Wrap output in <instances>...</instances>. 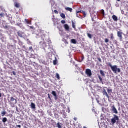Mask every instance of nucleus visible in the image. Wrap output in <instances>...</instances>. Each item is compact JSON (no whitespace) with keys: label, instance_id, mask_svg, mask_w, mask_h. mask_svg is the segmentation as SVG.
<instances>
[{"label":"nucleus","instance_id":"obj_1","mask_svg":"<svg viewBox=\"0 0 128 128\" xmlns=\"http://www.w3.org/2000/svg\"><path fill=\"white\" fill-rule=\"evenodd\" d=\"M107 64L108 66H110L112 72H113L114 74H120V72H122L120 68H118V66L116 65L112 66V64H110V62Z\"/></svg>","mask_w":128,"mask_h":128},{"label":"nucleus","instance_id":"obj_2","mask_svg":"<svg viewBox=\"0 0 128 128\" xmlns=\"http://www.w3.org/2000/svg\"><path fill=\"white\" fill-rule=\"evenodd\" d=\"M10 106L14 108V106L15 104H18V100H16L14 99V97H11L10 98V100L9 102Z\"/></svg>","mask_w":128,"mask_h":128},{"label":"nucleus","instance_id":"obj_3","mask_svg":"<svg viewBox=\"0 0 128 128\" xmlns=\"http://www.w3.org/2000/svg\"><path fill=\"white\" fill-rule=\"evenodd\" d=\"M114 118H113L111 120V122H112L113 126L115 124H116V122H118V120H120V118H118V116L114 114Z\"/></svg>","mask_w":128,"mask_h":128},{"label":"nucleus","instance_id":"obj_4","mask_svg":"<svg viewBox=\"0 0 128 128\" xmlns=\"http://www.w3.org/2000/svg\"><path fill=\"white\" fill-rule=\"evenodd\" d=\"M86 74H87L88 76L90 78L92 76V70L90 69H87L86 70Z\"/></svg>","mask_w":128,"mask_h":128},{"label":"nucleus","instance_id":"obj_5","mask_svg":"<svg viewBox=\"0 0 128 128\" xmlns=\"http://www.w3.org/2000/svg\"><path fill=\"white\" fill-rule=\"evenodd\" d=\"M40 46L44 49V50H46V43L40 42Z\"/></svg>","mask_w":128,"mask_h":128},{"label":"nucleus","instance_id":"obj_6","mask_svg":"<svg viewBox=\"0 0 128 128\" xmlns=\"http://www.w3.org/2000/svg\"><path fill=\"white\" fill-rule=\"evenodd\" d=\"M112 112H114V114H118V110H116V108L114 106H112Z\"/></svg>","mask_w":128,"mask_h":128},{"label":"nucleus","instance_id":"obj_7","mask_svg":"<svg viewBox=\"0 0 128 128\" xmlns=\"http://www.w3.org/2000/svg\"><path fill=\"white\" fill-rule=\"evenodd\" d=\"M103 94L104 96H106V98H110V96H108V92H106V90H104Z\"/></svg>","mask_w":128,"mask_h":128},{"label":"nucleus","instance_id":"obj_8","mask_svg":"<svg viewBox=\"0 0 128 128\" xmlns=\"http://www.w3.org/2000/svg\"><path fill=\"white\" fill-rule=\"evenodd\" d=\"M64 28L67 32H70V26L68 24H64Z\"/></svg>","mask_w":128,"mask_h":128},{"label":"nucleus","instance_id":"obj_9","mask_svg":"<svg viewBox=\"0 0 128 128\" xmlns=\"http://www.w3.org/2000/svg\"><path fill=\"white\" fill-rule=\"evenodd\" d=\"M24 32H18V36H20V38H22L24 36Z\"/></svg>","mask_w":128,"mask_h":128},{"label":"nucleus","instance_id":"obj_10","mask_svg":"<svg viewBox=\"0 0 128 128\" xmlns=\"http://www.w3.org/2000/svg\"><path fill=\"white\" fill-rule=\"evenodd\" d=\"M112 18L114 22H118V17L114 15L112 16Z\"/></svg>","mask_w":128,"mask_h":128},{"label":"nucleus","instance_id":"obj_11","mask_svg":"<svg viewBox=\"0 0 128 128\" xmlns=\"http://www.w3.org/2000/svg\"><path fill=\"white\" fill-rule=\"evenodd\" d=\"M100 12L102 15L103 16H106V13L104 12V10H101Z\"/></svg>","mask_w":128,"mask_h":128},{"label":"nucleus","instance_id":"obj_12","mask_svg":"<svg viewBox=\"0 0 128 128\" xmlns=\"http://www.w3.org/2000/svg\"><path fill=\"white\" fill-rule=\"evenodd\" d=\"M62 124L61 123L58 122L56 124V128H62Z\"/></svg>","mask_w":128,"mask_h":128},{"label":"nucleus","instance_id":"obj_13","mask_svg":"<svg viewBox=\"0 0 128 128\" xmlns=\"http://www.w3.org/2000/svg\"><path fill=\"white\" fill-rule=\"evenodd\" d=\"M66 10H68V12H72V8H66Z\"/></svg>","mask_w":128,"mask_h":128},{"label":"nucleus","instance_id":"obj_14","mask_svg":"<svg viewBox=\"0 0 128 128\" xmlns=\"http://www.w3.org/2000/svg\"><path fill=\"white\" fill-rule=\"evenodd\" d=\"M100 74L102 76H106V74H104V72L102 70H100Z\"/></svg>","mask_w":128,"mask_h":128},{"label":"nucleus","instance_id":"obj_15","mask_svg":"<svg viewBox=\"0 0 128 128\" xmlns=\"http://www.w3.org/2000/svg\"><path fill=\"white\" fill-rule=\"evenodd\" d=\"M25 22H26V24H28L32 25V22L28 21V19H26Z\"/></svg>","mask_w":128,"mask_h":128},{"label":"nucleus","instance_id":"obj_16","mask_svg":"<svg viewBox=\"0 0 128 128\" xmlns=\"http://www.w3.org/2000/svg\"><path fill=\"white\" fill-rule=\"evenodd\" d=\"M25 22H26V24H28L32 25V22L28 21V19H26Z\"/></svg>","mask_w":128,"mask_h":128},{"label":"nucleus","instance_id":"obj_17","mask_svg":"<svg viewBox=\"0 0 128 128\" xmlns=\"http://www.w3.org/2000/svg\"><path fill=\"white\" fill-rule=\"evenodd\" d=\"M31 108H33V110H34L36 108V104L34 103L31 104Z\"/></svg>","mask_w":128,"mask_h":128},{"label":"nucleus","instance_id":"obj_18","mask_svg":"<svg viewBox=\"0 0 128 128\" xmlns=\"http://www.w3.org/2000/svg\"><path fill=\"white\" fill-rule=\"evenodd\" d=\"M72 44H76V40L74 39H72L71 40Z\"/></svg>","mask_w":128,"mask_h":128},{"label":"nucleus","instance_id":"obj_19","mask_svg":"<svg viewBox=\"0 0 128 128\" xmlns=\"http://www.w3.org/2000/svg\"><path fill=\"white\" fill-rule=\"evenodd\" d=\"M2 121L3 122L6 123V122H8V118H2Z\"/></svg>","mask_w":128,"mask_h":128},{"label":"nucleus","instance_id":"obj_20","mask_svg":"<svg viewBox=\"0 0 128 128\" xmlns=\"http://www.w3.org/2000/svg\"><path fill=\"white\" fill-rule=\"evenodd\" d=\"M118 36L119 37V38H122V32H118Z\"/></svg>","mask_w":128,"mask_h":128},{"label":"nucleus","instance_id":"obj_21","mask_svg":"<svg viewBox=\"0 0 128 128\" xmlns=\"http://www.w3.org/2000/svg\"><path fill=\"white\" fill-rule=\"evenodd\" d=\"M56 78L58 80H60V74H58V73L56 74Z\"/></svg>","mask_w":128,"mask_h":128},{"label":"nucleus","instance_id":"obj_22","mask_svg":"<svg viewBox=\"0 0 128 128\" xmlns=\"http://www.w3.org/2000/svg\"><path fill=\"white\" fill-rule=\"evenodd\" d=\"M2 116H4L6 114V112L4 111L2 112Z\"/></svg>","mask_w":128,"mask_h":128},{"label":"nucleus","instance_id":"obj_23","mask_svg":"<svg viewBox=\"0 0 128 128\" xmlns=\"http://www.w3.org/2000/svg\"><path fill=\"white\" fill-rule=\"evenodd\" d=\"M87 34L89 38H90V39L92 38V36L91 34H90L89 33H88Z\"/></svg>","mask_w":128,"mask_h":128},{"label":"nucleus","instance_id":"obj_24","mask_svg":"<svg viewBox=\"0 0 128 128\" xmlns=\"http://www.w3.org/2000/svg\"><path fill=\"white\" fill-rule=\"evenodd\" d=\"M108 94H112V90L108 89Z\"/></svg>","mask_w":128,"mask_h":128},{"label":"nucleus","instance_id":"obj_25","mask_svg":"<svg viewBox=\"0 0 128 128\" xmlns=\"http://www.w3.org/2000/svg\"><path fill=\"white\" fill-rule=\"evenodd\" d=\"M122 14H124L126 16H128V12L124 13V10L122 11Z\"/></svg>","mask_w":128,"mask_h":128},{"label":"nucleus","instance_id":"obj_26","mask_svg":"<svg viewBox=\"0 0 128 128\" xmlns=\"http://www.w3.org/2000/svg\"><path fill=\"white\" fill-rule=\"evenodd\" d=\"M54 66H56L58 64V60H56L54 61Z\"/></svg>","mask_w":128,"mask_h":128},{"label":"nucleus","instance_id":"obj_27","mask_svg":"<svg viewBox=\"0 0 128 128\" xmlns=\"http://www.w3.org/2000/svg\"><path fill=\"white\" fill-rule=\"evenodd\" d=\"M52 94L54 96H56V92L54 91H52Z\"/></svg>","mask_w":128,"mask_h":128},{"label":"nucleus","instance_id":"obj_28","mask_svg":"<svg viewBox=\"0 0 128 128\" xmlns=\"http://www.w3.org/2000/svg\"><path fill=\"white\" fill-rule=\"evenodd\" d=\"M15 6L16 8H18L20 6V4L16 3L15 4Z\"/></svg>","mask_w":128,"mask_h":128},{"label":"nucleus","instance_id":"obj_29","mask_svg":"<svg viewBox=\"0 0 128 128\" xmlns=\"http://www.w3.org/2000/svg\"><path fill=\"white\" fill-rule=\"evenodd\" d=\"M110 37H111V40H114V34H110Z\"/></svg>","mask_w":128,"mask_h":128},{"label":"nucleus","instance_id":"obj_30","mask_svg":"<svg viewBox=\"0 0 128 128\" xmlns=\"http://www.w3.org/2000/svg\"><path fill=\"white\" fill-rule=\"evenodd\" d=\"M60 16L61 18H66V15H64V14H60Z\"/></svg>","mask_w":128,"mask_h":128},{"label":"nucleus","instance_id":"obj_31","mask_svg":"<svg viewBox=\"0 0 128 128\" xmlns=\"http://www.w3.org/2000/svg\"><path fill=\"white\" fill-rule=\"evenodd\" d=\"M98 78L100 82H102V76H98Z\"/></svg>","mask_w":128,"mask_h":128},{"label":"nucleus","instance_id":"obj_32","mask_svg":"<svg viewBox=\"0 0 128 128\" xmlns=\"http://www.w3.org/2000/svg\"><path fill=\"white\" fill-rule=\"evenodd\" d=\"M72 24L73 28H76V24H74V22H72Z\"/></svg>","mask_w":128,"mask_h":128},{"label":"nucleus","instance_id":"obj_33","mask_svg":"<svg viewBox=\"0 0 128 128\" xmlns=\"http://www.w3.org/2000/svg\"><path fill=\"white\" fill-rule=\"evenodd\" d=\"M52 48H48V50H50V51H46V52H48V54H50V52H52Z\"/></svg>","mask_w":128,"mask_h":128},{"label":"nucleus","instance_id":"obj_34","mask_svg":"<svg viewBox=\"0 0 128 128\" xmlns=\"http://www.w3.org/2000/svg\"><path fill=\"white\" fill-rule=\"evenodd\" d=\"M108 42H110V40L108 39V38L105 39V42H106V44H108Z\"/></svg>","mask_w":128,"mask_h":128},{"label":"nucleus","instance_id":"obj_35","mask_svg":"<svg viewBox=\"0 0 128 128\" xmlns=\"http://www.w3.org/2000/svg\"><path fill=\"white\" fill-rule=\"evenodd\" d=\"M83 14H84V18H86V12H83Z\"/></svg>","mask_w":128,"mask_h":128},{"label":"nucleus","instance_id":"obj_36","mask_svg":"<svg viewBox=\"0 0 128 128\" xmlns=\"http://www.w3.org/2000/svg\"><path fill=\"white\" fill-rule=\"evenodd\" d=\"M54 14H58V10H55L54 11Z\"/></svg>","mask_w":128,"mask_h":128},{"label":"nucleus","instance_id":"obj_37","mask_svg":"<svg viewBox=\"0 0 128 128\" xmlns=\"http://www.w3.org/2000/svg\"><path fill=\"white\" fill-rule=\"evenodd\" d=\"M66 114H64V115H63V118H66Z\"/></svg>","mask_w":128,"mask_h":128},{"label":"nucleus","instance_id":"obj_38","mask_svg":"<svg viewBox=\"0 0 128 128\" xmlns=\"http://www.w3.org/2000/svg\"><path fill=\"white\" fill-rule=\"evenodd\" d=\"M0 16H2V18H4V14H2V13H1V14H0Z\"/></svg>","mask_w":128,"mask_h":128},{"label":"nucleus","instance_id":"obj_39","mask_svg":"<svg viewBox=\"0 0 128 128\" xmlns=\"http://www.w3.org/2000/svg\"><path fill=\"white\" fill-rule=\"evenodd\" d=\"M62 24H66V22L64 20H62V22H61Z\"/></svg>","mask_w":128,"mask_h":128},{"label":"nucleus","instance_id":"obj_40","mask_svg":"<svg viewBox=\"0 0 128 128\" xmlns=\"http://www.w3.org/2000/svg\"><path fill=\"white\" fill-rule=\"evenodd\" d=\"M54 98H55V100H58V96L56 95V96H54Z\"/></svg>","mask_w":128,"mask_h":128},{"label":"nucleus","instance_id":"obj_41","mask_svg":"<svg viewBox=\"0 0 128 128\" xmlns=\"http://www.w3.org/2000/svg\"><path fill=\"white\" fill-rule=\"evenodd\" d=\"M98 60L100 62H102V59L100 58H98Z\"/></svg>","mask_w":128,"mask_h":128},{"label":"nucleus","instance_id":"obj_42","mask_svg":"<svg viewBox=\"0 0 128 128\" xmlns=\"http://www.w3.org/2000/svg\"><path fill=\"white\" fill-rule=\"evenodd\" d=\"M12 74H13L14 76H16V72H13Z\"/></svg>","mask_w":128,"mask_h":128},{"label":"nucleus","instance_id":"obj_43","mask_svg":"<svg viewBox=\"0 0 128 128\" xmlns=\"http://www.w3.org/2000/svg\"><path fill=\"white\" fill-rule=\"evenodd\" d=\"M16 128H22V126H20V125H17V126H16Z\"/></svg>","mask_w":128,"mask_h":128},{"label":"nucleus","instance_id":"obj_44","mask_svg":"<svg viewBox=\"0 0 128 128\" xmlns=\"http://www.w3.org/2000/svg\"><path fill=\"white\" fill-rule=\"evenodd\" d=\"M29 50H32V47H30L29 48Z\"/></svg>","mask_w":128,"mask_h":128},{"label":"nucleus","instance_id":"obj_45","mask_svg":"<svg viewBox=\"0 0 128 128\" xmlns=\"http://www.w3.org/2000/svg\"><path fill=\"white\" fill-rule=\"evenodd\" d=\"M76 16L77 18H80V14H78L76 13Z\"/></svg>","mask_w":128,"mask_h":128},{"label":"nucleus","instance_id":"obj_46","mask_svg":"<svg viewBox=\"0 0 128 128\" xmlns=\"http://www.w3.org/2000/svg\"><path fill=\"white\" fill-rule=\"evenodd\" d=\"M48 98L50 100V94H48Z\"/></svg>","mask_w":128,"mask_h":128},{"label":"nucleus","instance_id":"obj_47","mask_svg":"<svg viewBox=\"0 0 128 128\" xmlns=\"http://www.w3.org/2000/svg\"><path fill=\"white\" fill-rule=\"evenodd\" d=\"M77 14H80V12H82V11H78L77 12Z\"/></svg>","mask_w":128,"mask_h":128},{"label":"nucleus","instance_id":"obj_48","mask_svg":"<svg viewBox=\"0 0 128 128\" xmlns=\"http://www.w3.org/2000/svg\"><path fill=\"white\" fill-rule=\"evenodd\" d=\"M30 28H32V30H34V26H30Z\"/></svg>","mask_w":128,"mask_h":128},{"label":"nucleus","instance_id":"obj_49","mask_svg":"<svg viewBox=\"0 0 128 128\" xmlns=\"http://www.w3.org/2000/svg\"><path fill=\"white\" fill-rule=\"evenodd\" d=\"M48 42H49V44H52V41L51 40H49Z\"/></svg>","mask_w":128,"mask_h":128},{"label":"nucleus","instance_id":"obj_50","mask_svg":"<svg viewBox=\"0 0 128 128\" xmlns=\"http://www.w3.org/2000/svg\"><path fill=\"white\" fill-rule=\"evenodd\" d=\"M74 120H78V118H74Z\"/></svg>","mask_w":128,"mask_h":128},{"label":"nucleus","instance_id":"obj_51","mask_svg":"<svg viewBox=\"0 0 128 128\" xmlns=\"http://www.w3.org/2000/svg\"><path fill=\"white\" fill-rule=\"evenodd\" d=\"M70 112V108H68V114Z\"/></svg>","mask_w":128,"mask_h":128},{"label":"nucleus","instance_id":"obj_52","mask_svg":"<svg viewBox=\"0 0 128 128\" xmlns=\"http://www.w3.org/2000/svg\"><path fill=\"white\" fill-rule=\"evenodd\" d=\"M0 98H2V93L0 92Z\"/></svg>","mask_w":128,"mask_h":128},{"label":"nucleus","instance_id":"obj_53","mask_svg":"<svg viewBox=\"0 0 128 128\" xmlns=\"http://www.w3.org/2000/svg\"><path fill=\"white\" fill-rule=\"evenodd\" d=\"M118 2H120V0H117Z\"/></svg>","mask_w":128,"mask_h":128},{"label":"nucleus","instance_id":"obj_54","mask_svg":"<svg viewBox=\"0 0 128 128\" xmlns=\"http://www.w3.org/2000/svg\"><path fill=\"white\" fill-rule=\"evenodd\" d=\"M84 128H86V127H84Z\"/></svg>","mask_w":128,"mask_h":128},{"label":"nucleus","instance_id":"obj_55","mask_svg":"<svg viewBox=\"0 0 128 128\" xmlns=\"http://www.w3.org/2000/svg\"><path fill=\"white\" fill-rule=\"evenodd\" d=\"M60 32H62L61 30H60Z\"/></svg>","mask_w":128,"mask_h":128},{"label":"nucleus","instance_id":"obj_56","mask_svg":"<svg viewBox=\"0 0 128 128\" xmlns=\"http://www.w3.org/2000/svg\"><path fill=\"white\" fill-rule=\"evenodd\" d=\"M82 60H84V58H82Z\"/></svg>","mask_w":128,"mask_h":128}]
</instances>
